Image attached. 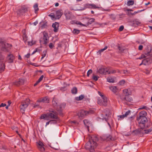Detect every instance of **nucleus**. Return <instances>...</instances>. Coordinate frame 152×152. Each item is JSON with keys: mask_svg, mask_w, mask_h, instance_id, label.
Listing matches in <instances>:
<instances>
[{"mask_svg": "<svg viewBox=\"0 0 152 152\" xmlns=\"http://www.w3.org/2000/svg\"><path fill=\"white\" fill-rule=\"evenodd\" d=\"M107 80L108 82L110 83H113L115 82L114 79L111 77H108L107 78Z\"/></svg>", "mask_w": 152, "mask_h": 152, "instance_id": "nucleus-31", "label": "nucleus"}, {"mask_svg": "<svg viewBox=\"0 0 152 152\" xmlns=\"http://www.w3.org/2000/svg\"><path fill=\"white\" fill-rule=\"evenodd\" d=\"M134 4V1L132 0H130L128 1L127 5L128 6L132 5Z\"/></svg>", "mask_w": 152, "mask_h": 152, "instance_id": "nucleus-39", "label": "nucleus"}, {"mask_svg": "<svg viewBox=\"0 0 152 152\" xmlns=\"http://www.w3.org/2000/svg\"><path fill=\"white\" fill-rule=\"evenodd\" d=\"M52 103L53 104H59L58 101L55 98H54L53 99Z\"/></svg>", "mask_w": 152, "mask_h": 152, "instance_id": "nucleus-41", "label": "nucleus"}, {"mask_svg": "<svg viewBox=\"0 0 152 152\" xmlns=\"http://www.w3.org/2000/svg\"><path fill=\"white\" fill-rule=\"evenodd\" d=\"M4 57L1 55H0V63H4Z\"/></svg>", "mask_w": 152, "mask_h": 152, "instance_id": "nucleus-37", "label": "nucleus"}, {"mask_svg": "<svg viewBox=\"0 0 152 152\" xmlns=\"http://www.w3.org/2000/svg\"><path fill=\"white\" fill-rule=\"evenodd\" d=\"M134 116L133 115V116H132L130 117L129 118V120H130V121H132V120L133 119H134Z\"/></svg>", "mask_w": 152, "mask_h": 152, "instance_id": "nucleus-57", "label": "nucleus"}, {"mask_svg": "<svg viewBox=\"0 0 152 152\" xmlns=\"http://www.w3.org/2000/svg\"><path fill=\"white\" fill-rule=\"evenodd\" d=\"M5 69V64L0 63V73L3 72L4 70Z\"/></svg>", "mask_w": 152, "mask_h": 152, "instance_id": "nucleus-23", "label": "nucleus"}, {"mask_svg": "<svg viewBox=\"0 0 152 152\" xmlns=\"http://www.w3.org/2000/svg\"><path fill=\"white\" fill-rule=\"evenodd\" d=\"M39 83V82L37 80L36 82L34 84V86H36L37 85H38V84Z\"/></svg>", "mask_w": 152, "mask_h": 152, "instance_id": "nucleus-63", "label": "nucleus"}, {"mask_svg": "<svg viewBox=\"0 0 152 152\" xmlns=\"http://www.w3.org/2000/svg\"><path fill=\"white\" fill-rule=\"evenodd\" d=\"M124 26H121L120 27L119 30V31H121L124 29Z\"/></svg>", "mask_w": 152, "mask_h": 152, "instance_id": "nucleus-55", "label": "nucleus"}, {"mask_svg": "<svg viewBox=\"0 0 152 152\" xmlns=\"http://www.w3.org/2000/svg\"><path fill=\"white\" fill-rule=\"evenodd\" d=\"M47 53V50H45L44 51L42 54V57L41 58V60L42 59L46 56Z\"/></svg>", "mask_w": 152, "mask_h": 152, "instance_id": "nucleus-42", "label": "nucleus"}, {"mask_svg": "<svg viewBox=\"0 0 152 152\" xmlns=\"http://www.w3.org/2000/svg\"><path fill=\"white\" fill-rule=\"evenodd\" d=\"M152 63V58H147L142 60V63L140 64L141 66L142 64L145 65L149 64Z\"/></svg>", "mask_w": 152, "mask_h": 152, "instance_id": "nucleus-8", "label": "nucleus"}, {"mask_svg": "<svg viewBox=\"0 0 152 152\" xmlns=\"http://www.w3.org/2000/svg\"><path fill=\"white\" fill-rule=\"evenodd\" d=\"M28 11V8L25 5L22 6L18 11V13L23 15L25 13L27 12Z\"/></svg>", "mask_w": 152, "mask_h": 152, "instance_id": "nucleus-7", "label": "nucleus"}, {"mask_svg": "<svg viewBox=\"0 0 152 152\" xmlns=\"http://www.w3.org/2000/svg\"><path fill=\"white\" fill-rule=\"evenodd\" d=\"M98 140V139L96 136L92 135L89 139L88 141L86 144L85 148L89 150L91 152H95V149L97 145L96 142Z\"/></svg>", "mask_w": 152, "mask_h": 152, "instance_id": "nucleus-1", "label": "nucleus"}, {"mask_svg": "<svg viewBox=\"0 0 152 152\" xmlns=\"http://www.w3.org/2000/svg\"><path fill=\"white\" fill-rule=\"evenodd\" d=\"M49 99L47 97H45L43 98H41L39 100H37L38 102H43L46 103H48L49 102Z\"/></svg>", "mask_w": 152, "mask_h": 152, "instance_id": "nucleus-17", "label": "nucleus"}, {"mask_svg": "<svg viewBox=\"0 0 152 152\" xmlns=\"http://www.w3.org/2000/svg\"><path fill=\"white\" fill-rule=\"evenodd\" d=\"M98 77L96 75H94L93 77H92V79L94 80H95V81H96L98 80Z\"/></svg>", "mask_w": 152, "mask_h": 152, "instance_id": "nucleus-48", "label": "nucleus"}, {"mask_svg": "<svg viewBox=\"0 0 152 152\" xmlns=\"http://www.w3.org/2000/svg\"><path fill=\"white\" fill-rule=\"evenodd\" d=\"M131 111L130 110H129L126 111L124 114L125 117H126L128 115L131 114Z\"/></svg>", "mask_w": 152, "mask_h": 152, "instance_id": "nucleus-44", "label": "nucleus"}, {"mask_svg": "<svg viewBox=\"0 0 152 152\" xmlns=\"http://www.w3.org/2000/svg\"><path fill=\"white\" fill-rule=\"evenodd\" d=\"M110 89L112 90L113 92L115 93L117 91V88L116 86L110 87Z\"/></svg>", "mask_w": 152, "mask_h": 152, "instance_id": "nucleus-35", "label": "nucleus"}, {"mask_svg": "<svg viewBox=\"0 0 152 152\" xmlns=\"http://www.w3.org/2000/svg\"><path fill=\"white\" fill-rule=\"evenodd\" d=\"M140 127V128H138L137 129L134 130L132 132L134 133L135 134H143L144 133V129L146 127H144L143 128L142 127Z\"/></svg>", "mask_w": 152, "mask_h": 152, "instance_id": "nucleus-9", "label": "nucleus"}, {"mask_svg": "<svg viewBox=\"0 0 152 152\" xmlns=\"http://www.w3.org/2000/svg\"><path fill=\"white\" fill-rule=\"evenodd\" d=\"M24 83V81L23 79H19L18 81L14 82L13 83L14 85L17 86H19L20 85H23Z\"/></svg>", "mask_w": 152, "mask_h": 152, "instance_id": "nucleus-14", "label": "nucleus"}, {"mask_svg": "<svg viewBox=\"0 0 152 152\" xmlns=\"http://www.w3.org/2000/svg\"><path fill=\"white\" fill-rule=\"evenodd\" d=\"M15 58L14 56L12 54H9L6 57V61L9 63H13Z\"/></svg>", "mask_w": 152, "mask_h": 152, "instance_id": "nucleus-10", "label": "nucleus"}, {"mask_svg": "<svg viewBox=\"0 0 152 152\" xmlns=\"http://www.w3.org/2000/svg\"><path fill=\"white\" fill-rule=\"evenodd\" d=\"M90 6H91L92 8H96L97 7H96V5L94 4H85L83 8H82L80 9L75 10H83L87 8H90Z\"/></svg>", "mask_w": 152, "mask_h": 152, "instance_id": "nucleus-11", "label": "nucleus"}, {"mask_svg": "<svg viewBox=\"0 0 152 152\" xmlns=\"http://www.w3.org/2000/svg\"><path fill=\"white\" fill-rule=\"evenodd\" d=\"M49 112L45 113V115L47 118L57 119L58 118L57 112L53 109H49Z\"/></svg>", "mask_w": 152, "mask_h": 152, "instance_id": "nucleus-3", "label": "nucleus"}, {"mask_svg": "<svg viewBox=\"0 0 152 152\" xmlns=\"http://www.w3.org/2000/svg\"><path fill=\"white\" fill-rule=\"evenodd\" d=\"M143 48V46L142 45H140L138 48V49L139 50H142Z\"/></svg>", "mask_w": 152, "mask_h": 152, "instance_id": "nucleus-59", "label": "nucleus"}, {"mask_svg": "<svg viewBox=\"0 0 152 152\" xmlns=\"http://www.w3.org/2000/svg\"><path fill=\"white\" fill-rule=\"evenodd\" d=\"M121 98L122 100H126L129 102H131L133 101L131 97L129 96L123 97L122 96H121Z\"/></svg>", "mask_w": 152, "mask_h": 152, "instance_id": "nucleus-20", "label": "nucleus"}, {"mask_svg": "<svg viewBox=\"0 0 152 152\" xmlns=\"http://www.w3.org/2000/svg\"><path fill=\"white\" fill-rule=\"evenodd\" d=\"M30 53H28L25 56V57L27 58H28L30 57Z\"/></svg>", "mask_w": 152, "mask_h": 152, "instance_id": "nucleus-64", "label": "nucleus"}, {"mask_svg": "<svg viewBox=\"0 0 152 152\" xmlns=\"http://www.w3.org/2000/svg\"><path fill=\"white\" fill-rule=\"evenodd\" d=\"M43 37L41 38L39 40L40 43H43L46 45L49 42V37L48 34L45 32H43Z\"/></svg>", "mask_w": 152, "mask_h": 152, "instance_id": "nucleus-6", "label": "nucleus"}, {"mask_svg": "<svg viewBox=\"0 0 152 152\" xmlns=\"http://www.w3.org/2000/svg\"><path fill=\"white\" fill-rule=\"evenodd\" d=\"M92 72V71L91 69H90L89 70L88 72H87V76H89L90 74H91Z\"/></svg>", "mask_w": 152, "mask_h": 152, "instance_id": "nucleus-51", "label": "nucleus"}, {"mask_svg": "<svg viewBox=\"0 0 152 152\" xmlns=\"http://www.w3.org/2000/svg\"><path fill=\"white\" fill-rule=\"evenodd\" d=\"M37 147L39 150L41 152H43L45 151V149L43 143L41 141H39L38 142H37Z\"/></svg>", "mask_w": 152, "mask_h": 152, "instance_id": "nucleus-12", "label": "nucleus"}, {"mask_svg": "<svg viewBox=\"0 0 152 152\" xmlns=\"http://www.w3.org/2000/svg\"><path fill=\"white\" fill-rule=\"evenodd\" d=\"M139 119L138 120V118H137V120L138 121L140 127L148 128L151 126V124L150 121H148L146 117H144Z\"/></svg>", "mask_w": 152, "mask_h": 152, "instance_id": "nucleus-2", "label": "nucleus"}, {"mask_svg": "<svg viewBox=\"0 0 152 152\" xmlns=\"http://www.w3.org/2000/svg\"><path fill=\"white\" fill-rule=\"evenodd\" d=\"M129 90L128 89H125L123 90V92L125 97H127L129 95H130L131 93L129 92Z\"/></svg>", "mask_w": 152, "mask_h": 152, "instance_id": "nucleus-22", "label": "nucleus"}, {"mask_svg": "<svg viewBox=\"0 0 152 152\" xmlns=\"http://www.w3.org/2000/svg\"><path fill=\"white\" fill-rule=\"evenodd\" d=\"M63 14L62 11L61 10H59L56 11V13L55 19H59Z\"/></svg>", "mask_w": 152, "mask_h": 152, "instance_id": "nucleus-13", "label": "nucleus"}, {"mask_svg": "<svg viewBox=\"0 0 152 152\" xmlns=\"http://www.w3.org/2000/svg\"><path fill=\"white\" fill-rule=\"evenodd\" d=\"M147 113L144 110H143L140 113L139 115V116H137V118H138V120H140V118H142L146 117Z\"/></svg>", "mask_w": 152, "mask_h": 152, "instance_id": "nucleus-16", "label": "nucleus"}, {"mask_svg": "<svg viewBox=\"0 0 152 152\" xmlns=\"http://www.w3.org/2000/svg\"><path fill=\"white\" fill-rule=\"evenodd\" d=\"M71 123L72 124H78L77 122L76 121H71Z\"/></svg>", "mask_w": 152, "mask_h": 152, "instance_id": "nucleus-62", "label": "nucleus"}, {"mask_svg": "<svg viewBox=\"0 0 152 152\" xmlns=\"http://www.w3.org/2000/svg\"><path fill=\"white\" fill-rule=\"evenodd\" d=\"M150 72V69L149 70L148 69H145V71H144V72L146 74H149Z\"/></svg>", "mask_w": 152, "mask_h": 152, "instance_id": "nucleus-49", "label": "nucleus"}, {"mask_svg": "<svg viewBox=\"0 0 152 152\" xmlns=\"http://www.w3.org/2000/svg\"><path fill=\"white\" fill-rule=\"evenodd\" d=\"M28 105H20V111L23 113H24L25 109L28 107Z\"/></svg>", "mask_w": 152, "mask_h": 152, "instance_id": "nucleus-21", "label": "nucleus"}, {"mask_svg": "<svg viewBox=\"0 0 152 152\" xmlns=\"http://www.w3.org/2000/svg\"><path fill=\"white\" fill-rule=\"evenodd\" d=\"M34 8L35 10V13H36L39 10L38 4H35L34 6Z\"/></svg>", "mask_w": 152, "mask_h": 152, "instance_id": "nucleus-33", "label": "nucleus"}, {"mask_svg": "<svg viewBox=\"0 0 152 152\" xmlns=\"http://www.w3.org/2000/svg\"><path fill=\"white\" fill-rule=\"evenodd\" d=\"M65 16L66 17V19H67L69 20V19H71V17L69 15V13L66 14L65 15Z\"/></svg>", "mask_w": 152, "mask_h": 152, "instance_id": "nucleus-47", "label": "nucleus"}, {"mask_svg": "<svg viewBox=\"0 0 152 152\" xmlns=\"http://www.w3.org/2000/svg\"><path fill=\"white\" fill-rule=\"evenodd\" d=\"M141 24V23L137 20L133 21L132 23V26L136 27L137 26L140 25Z\"/></svg>", "mask_w": 152, "mask_h": 152, "instance_id": "nucleus-26", "label": "nucleus"}, {"mask_svg": "<svg viewBox=\"0 0 152 152\" xmlns=\"http://www.w3.org/2000/svg\"><path fill=\"white\" fill-rule=\"evenodd\" d=\"M107 46H105V47L104 48L100 49L99 51H98V52H97V53H99V54L100 55L101 53L103 51L107 49Z\"/></svg>", "mask_w": 152, "mask_h": 152, "instance_id": "nucleus-36", "label": "nucleus"}, {"mask_svg": "<svg viewBox=\"0 0 152 152\" xmlns=\"http://www.w3.org/2000/svg\"><path fill=\"white\" fill-rule=\"evenodd\" d=\"M98 93L100 96H102V98L104 96V95L102 94L100 91H98Z\"/></svg>", "mask_w": 152, "mask_h": 152, "instance_id": "nucleus-58", "label": "nucleus"}, {"mask_svg": "<svg viewBox=\"0 0 152 152\" xmlns=\"http://www.w3.org/2000/svg\"><path fill=\"white\" fill-rule=\"evenodd\" d=\"M49 16L51 17L52 18H55V15L53 13H50L49 15Z\"/></svg>", "mask_w": 152, "mask_h": 152, "instance_id": "nucleus-53", "label": "nucleus"}, {"mask_svg": "<svg viewBox=\"0 0 152 152\" xmlns=\"http://www.w3.org/2000/svg\"><path fill=\"white\" fill-rule=\"evenodd\" d=\"M30 100L29 99L27 98L22 102L21 104H29L30 103Z\"/></svg>", "mask_w": 152, "mask_h": 152, "instance_id": "nucleus-27", "label": "nucleus"}, {"mask_svg": "<svg viewBox=\"0 0 152 152\" xmlns=\"http://www.w3.org/2000/svg\"><path fill=\"white\" fill-rule=\"evenodd\" d=\"M106 138L108 140H114V139L110 135H107L106 136Z\"/></svg>", "mask_w": 152, "mask_h": 152, "instance_id": "nucleus-38", "label": "nucleus"}, {"mask_svg": "<svg viewBox=\"0 0 152 152\" xmlns=\"http://www.w3.org/2000/svg\"><path fill=\"white\" fill-rule=\"evenodd\" d=\"M118 117H119L121 119H123L125 117L124 114L121 115H118Z\"/></svg>", "mask_w": 152, "mask_h": 152, "instance_id": "nucleus-56", "label": "nucleus"}, {"mask_svg": "<svg viewBox=\"0 0 152 152\" xmlns=\"http://www.w3.org/2000/svg\"><path fill=\"white\" fill-rule=\"evenodd\" d=\"M36 43L35 41H33L32 40L31 42H28V45L31 46L34 44Z\"/></svg>", "mask_w": 152, "mask_h": 152, "instance_id": "nucleus-43", "label": "nucleus"}, {"mask_svg": "<svg viewBox=\"0 0 152 152\" xmlns=\"http://www.w3.org/2000/svg\"><path fill=\"white\" fill-rule=\"evenodd\" d=\"M150 52H148L146 53H145V54H142L141 56L137 58V59H141L145 58L147 56H148L150 54Z\"/></svg>", "mask_w": 152, "mask_h": 152, "instance_id": "nucleus-25", "label": "nucleus"}, {"mask_svg": "<svg viewBox=\"0 0 152 152\" xmlns=\"http://www.w3.org/2000/svg\"><path fill=\"white\" fill-rule=\"evenodd\" d=\"M140 109H145V110H148V108L145 106H143L142 107H140L139 108Z\"/></svg>", "mask_w": 152, "mask_h": 152, "instance_id": "nucleus-50", "label": "nucleus"}, {"mask_svg": "<svg viewBox=\"0 0 152 152\" xmlns=\"http://www.w3.org/2000/svg\"><path fill=\"white\" fill-rule=\"evenodd\" d=\"M152 130V129H151L144 130V132L145 134H147L151 132Z\"/></svg>", "mask_w": 152, "mask_h": 152, "instance_id": "nucleus-46", "label": "nucleus"}, {"mask_svg": "<svg viewBox=\"0 0 152 152\" xmlns=\"http://www.w3.org/2000/svg\"><path fill=\"white\" fill-rule=\"evenodd\" d=\"M98 72L101 74H106L107 73V69L101 68L98 70Z\"/></svg>", "mask_w": 152, "mask_h": 152, "instance_id": "nucleus-19", "label": "nucleus"}, {"mask_svg": "<svg viewBox=\"0 0 152 152\" xmlns=\"http://www.w3.org/2000/svg\"><path fill=\"white\" fill-rule=\"evenodd\" d=\"M94 20L95 19L94 18H92L89 19L87 23V25L88 26L89 25L91 24L92 23L94 22Z\"/></svg>", "mask_w": 152, "mask_h": 152, "instance_id": "nucleus-30", "label": "nucleus"}, {"mask_svg": "<svg viewBox=\"0 0 152 152\" xmlns=\"http://www.w3.org/2000/svg\"><path fill=\"white\" fill-rule=\"evenodd\" d=\"M0 44H1L2 45L1 50L5 52H8L12 46L11 44L6 43L4 41H3L1 38L0 39Z\"/></svg>", "mask_w": 152, "mask_h": 152, "instance_id": "nucleus-4", "label": "nucleus"}, {"mask_svg": "<svg viewBox=\"0 0 152 152\" xmlns=\"http://www.w3.org/2000/svg\"><path fill=\"white\" fill-rule=\"evenodd\" d=\"M125 81L124 80H122L120 82V84H124L125 83Z\"/></svg>", "mask_w": 152, "mask_h": 152, "instance_id": "nucleus-61", "label": "nucleus"}, {"mask_svg": "<svg viewBox=\"0 0 152 152\" xmlns=\"http://www.w3.org/2000/svg\"><path fill=\"white\" fill-rule=\"evenodd\" d=\"M38 50L40 52V51H41V50H40L39 49L38 50V49L37 48L33 52V54L35 53V52H37L38 51Z\"/></svg>", "mask_w": 152, "mask_h": 152, "instance_id": "nucleus-60", "label": "nucleus"}, {"mask_svg": "<svg viewBox=\"0 0 152 152\" xmlns=\"http://www.w3.org/2000/svg\"><path fill=\"white\" fill-rule=\"evenodd\" d=\"M57 107H56V110L58 112L60 115L62 116L63 115L62 112L63 108L61 107V105H56Z\"/></svg>", "mask_w": 152, "mask_h": 152, "instance_id": "nucleus-15", "label": "nucleus"}, {"mask_svg": "<svg viewBox=\"0 0 152 152\" xmlns=\"http://www.w3.org/2000/svg\"><path fill=\"white\" fill-rule=\"evenodd\" d=\"M49 46L50 48L52 49L54 45L52 43H50L49 44Z\"/></svg>", "mask_w": 152, "mask_h": 152, "instance_id": "nucleus-54", "label": "nucleus"}, {"mask_svg": "<svg viewBox=\"0 0 152 152\" xmlns=\"http://www.w3.org/2000/svg\"><path fill=\"white\" fill-rule=\"evenodd\" d=\"M59 26V23L55 22L53 24L52 26L54 28V31L55 32H57L58 30V27Z\"/></svg>", "mask_w": 152, "mask_h": 152, "instance_id": "nucleus-18", "label": "nucleus"}, {"mask_svg": "<svg viewBox=\"0 0 152 152\" xmlns=\"http://www.w3.org/2000/svg\"><path fill=\"white\" fill-rule=\"evenodd\" d=\"M116 72V71L115 70H112L110 69H107V73L108 74L111 73H115Z\"/></svg>", "mask_w": 152, "mask_h": 152, "instance_id": "nucleus-32", "label": "nucleus"}, {"mask_svg": "<svg viewBox=\"0 0 152 152\" xmlns=\"http://www.w3.org/2000/svg\"><path fill=\"white\" fill-rule=\"evenodd\" d=\"M94 112V110H90L89 111H86L83 110H80L77 113V115L80 119L83 118L87 114L93 113Z\"/></svg>", "mask_w": 152, "mask_h": 152, "instance_id": "nucleus-5", "label": "nucleus"}, {"mask_svg": "<svg viewBox=\"0 0 152 152\" xmlns=\"http://www.w3.org/2000/svg\"><path fill=\"white\" fill-rule=\"evenodd\" d=\"M84 97L85 96L84 95H81L79 97H76L75 98V99L77 101H80L83 99V98H84Z\"/></svg>", "mask_w": 152, "mask_h": 152, "instance_id": "nucleus-28", "label": "nucleus"}, {"mask_svg": "<svg viewBox=\"0 0 152 152\" xmlns=\"http://www.w3.org/2000/svg\"><path fill=\"white\" fill-rule=\"evenodd\" d=\"M83 123L86 126L87 129L89 130L90 122L88 120L85 119L83 120Z\"/></svg>", "mask_w": 152, "mask_h": 152, "instance_id": "nucleus-24", "label": "nucleus"}, {"mask_svg": "<svg viewBox=\"0 0 152 152\" xmlns=\"http://www.w3.org/2000/svg\"><path fill=\"white\" fill-rule=\"evenodd\" d=\"M102 99L104 103V104H106V103H107V99L106 97L105 96H104L103 97H102Z\"/></svg>", "mask_w": 152, "mask_h": 152, "instance_id": "nucleus-40", "label": "nucleus"}, {"mask_svg": "<svg viewBox=\"0 0 152 152\" xmlns=\"http://www.w3.org/2000/svg\"><path fill=\"white\" fill-rule=\"evenodd\" d=\"M77 88L75 87L72 88L71 90V92L73 94H76L77 93Z\"/></svg>", "mask_w": 152, "mask_h": 152, "instance_id": "nucleus-29", "label": "nucleus"}, {"mask_svg": "<svg viewBox=\"0 0 152 152\" xmlns=\"http://www.w3.org/2000/svg\"><path fill=\"white\" fill-rule=\"evenodd\" d=\"M80 30L75 28L73 29L72 33L76 35L80 33Z\"/></svg>", "mask_w": 152, "mask_h": 152, "instance_id": "nucleus-34", "label": "nucleus"}, {"mask_svg": "<svg viewBox=\"0 0 152 152\" xmlns=\"http://www.w3.org/2000/svg\"><path fill=\"white\" fill-rule=\"evenodd\" d=\"M45 114L42 115L40 117V119H44L45 120H47V117H46L45 115Z\"/></svg>", "mask_w": 152, "mask_h": 152, "instance_id": "nucleus-45", "label": "nucleus"}, {"mask_svg": "<svg viewBox=\"0 0 152 152\" xmlns=\"http://www.w3.org/2000/svg\"><path fill=\"white\" fill-rule=\"evenodd\" d=\"M44 77L43 75H42L38 80V81L39 83L42 80L43 78Z\"/></svg>", "mask_w": 152, "mask_h": 152, "instance_id": "nucleus-52", "label": "nucleus"}]
</instances>
